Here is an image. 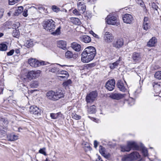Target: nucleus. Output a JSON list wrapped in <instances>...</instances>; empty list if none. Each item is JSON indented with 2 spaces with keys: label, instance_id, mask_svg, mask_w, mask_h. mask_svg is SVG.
<instances>
[{
  "label": "nucleus",
  "instance_id": "1",
  "mask_svg": "<svg viewBox=\"0 0 161 161\" xmlns=\"http://www.w3.org/2000/svg\"><path fill=\"white\" fill-rule=\"evenodd\" d=\"M96 54L94 47L90 46L86 48L81 54V60L83 63H88L92 60Z\"/></svg>",
  "mask_w": 161,
  "mask_h": 161
},
{
  "label": "nucleus",
  "instance_id": "2",
  "mask_svg": "<svg viewBox=\"0 0 161 161\" xmlns=\"http://www.w3.org/2000/svg\"><path fill=\"white\" fill-rule=\"evenodd\" d=\"M55 22L51 19L47 20L44 22L43 27L47 31L51 32V34L54 36L59 35L60 33L61 27L59 26L54 31L56 25Z\"/></svg>",
  "mask_w": 161,
  "mask_h": 161
},
{
  "label": "nucleus",
  "instance_id": "3",
  "mask_svg": "<svg viewBox=\"0 0 161 161\" xmlns=\"http://www.w3.org/2000/svg\"><path fill=\"white\" fill-rule=\"evenodd\" d=\"M47 98L53 101H57L64 97L63 92L60 89H58L56 91H49L46 94Z\"/></svg>",
  "mask_w": 161,
  "mask_h": 161
},
{
  "label": "nucleus",
  "instance_id": "4",
  "mask_svg": "<svg viewBox=\"0 0 161 161\" xmlns=\"http://www.w3.org/2000/svg\"><path fill=\"white\" fill-rule=\"evenodd\" d=\"M139 147L136 143L133 142H127L126 146H122L121 147V151L122 152H129L131 149L133 150H137Z\"/></svg>",
  "mask_w": 161,
  "mask_h": 161
},
{
  "label": "nucleus",
  "instance_id": "5",
  "mask_svg": "<svg viewBox=\"0 0 161 161\" xmlns=\"http://www.w3.org/2000/svg\"><path fill=\"white\" fill-rule=\"evenodd\" d=\"M28 62L31 66L34 68L46 64V63L44 61H39L38 60L33 58L29 59Z\"/></svg>",
  "mask_w": 161,
  "mask_h": 161
},
{
  "label": "nucleus",
  "instance_id": "6",
  "mask_svg": "<svg viewBox=\"0 0 161 161\" xmlns=\"http://www.w3.org/2000/svg\"><path fill=\"white\" fill-rule=\"evenodd\" d=\"M107 23L112 25H118L119 23L117 22L116 17L111 14H109L105 19Z\"/></svg>",
  "mask_w": 161,
  "mask_h": 161
},
{
  "label": "nucleus",
  "instance_id": "7",
  "mask_svg": "<svg viewBox=\"0 0 161 161\" xmlns=\"http://www.w3.org/2000/svg\"><path fill=\"white\" fill-rule=\"evenodd\" d=\"M97 96V93L96 91L92 92L86 95V98L87 103L88 104L94 102Z\"/></svg>",
  "mask_w": 161,
  "mask_h": 161
},
{
  "label": "nucleus",
  "instance_id": "8",
  "mask_svg": "<svg viewBox=\"0 0 161 161\" xmlns=\"http://www.w3.org/2000/svg\"><path fill=\"white\" fill-rule=\"evenodd\" d=\"M131 58L133 63L136 64L141 61L142 56L140 53L134 52L132 54Z\"/></svg>",
  "mask_w": 161,
  "mask_h": 161
},
{
  "label": "nucleus",
  "instance_id": "9",
  "mask_svg": "<svg viewBox=\"0 0 161 161\" xmlns=\"http://www.w3.org/2000/svg\"><path fill=\"white\" fill-rule=\"evenodd\" d=\"M41 71L39 70H32L29 71L27 75V78L30 80L38 77L40 74Z\"/></svg>",
  "mask_w": 161,
  "mask_h": 161
},
{
  "label": "nucleus",
  "instance_id": "10",
  "mask_svg": "<svg viewBox=\"0 0 161 161\" xmlns=\"http://www.w3.org/2000/svg\"><path fill=\"white\" fill-rule=\"evenodd\" d=\"M124 41L122 38H119L114 41L112 45L113 47L118 49L122 47L124 45Z\"/></svg>",
  "mask_w": 161,
  "mask_h": 161
},
{
  "label": "nucleus",
  "instance_id": "11",
  "mask_svg": "<svg viewBox=\"0 0 161 161\" xmlns=\"http://www.w3.org/2000/svg\"><path fill=\"white\" fill-rule=\"evenodd\" d=\"M115 86V80L114 79L108 80L105 85L106 88L109 91H112Z\"/></svg>",
  "mask_w": 161,
  "mask_h": 161
},
{
  "label": "nucleus",
  "instance_id": "12",
  "mask_svg": "<svg viewBox=\"0 0 161 161\" xmlns=\"http://www.w3.org/2000/svg\"><path fill=\"white\" fill-rule=\"evenodd\" d=\"M30 112L31 114L35 115L40 116L42 111L36 106H33L30 107Z\"/></svg>",
  "mask_w": 161,
  "mask_h": 161
},
{
  "label": "nucleus",
  "instance_id": "13",
  "mask_svg": "<svg viewBox=\"0 0 161 161\" xmlns=\"http://www.w3.org/2000/svg\"><path fill=\"white\" fill-rule=\"evenodd\" d=\"M78 9L80 14H83L86 11V6L83 2L79 0L77 3Z\"/></svg>",
  "mask_w": 161,
  "mask_h": 161
},
{
  "label": "nucleus",
  "instance_id": "14",
  "mask_svg": "<svg viewBox=\"0 0 161 161\" xmlns=\"http://www.w3.org/2000/svg\"><path fill=\"white\" fill-rule=\"evenodd\" d=\"M103 38L105 42L109 43L112 42L114 36L111 33L109 32H106L104 35Z\"/></svg>",
  "mask_w": 161,
  "mask_h": 161
},
{
  "label": "nucleus",
  "instance_id": "15",
  "mask_svg": "<svg viewBox=\"0 0 161 161\" xmlns=\"http://www.w3.org/2000/svg\"><path fill=\"white\" fill-rule=\"evenodd\" d=\"M58 74L60 75L58 76V79L61 80H66L69 76L68 73L67 71L63 70L60 71Z\"/></svg>",
  "mask_w": 161,
  "mask_h": 161
},
{
  "label": "nucleus",
  "instance_id": "16",
  "mask_svg": "<svg viewBox=\"0 0 161 161\" xmlns=\"http://www.w3.org/2000/svg\"><path fill=\"white\" fill-rule=\"evenodd\" d=\"M124 95L125 94L114 92L109 94V97L113 99L118 100L124 97Z\"/></svg>",
  "mask_w": 161,
  "mask_h": 161
},
{
  "label": "nucleus",
  "instance_id": "17",
  "mask_svg": "<svg viewBox=\"0 0 161 161\" xmlns=\"http://www.w3.org/2000/svg\"><path fill=\"white\" fill-rule=\"evenodd\" d=\"M122 18L124 22L127 24H130L133 20L132 16L127 14H124Z\"/></svg>",
  "mask_w": 161,
  "mask_h": 161
},
{
  "label": "nucleus",
  "instance_id": "18",
  "mask_svg": "<svg viewBox=\"0 0 161 161\" xmlns=\"http://www.w3.org/2000/svg\"><path fill=\"white\" fill-rule=\"evenodd\" d=\"M99 151L101 154L106 158H108L110 157V154L106 151L105 149L102 146L99 147Z\"/></svg>",
  "mask_w": 161,
  "mask_h": 161
},
{
  "label": "nucleus",
  "instance_id": "19",
  "mask_svg": "<svg viewBox=\"0 0 161 161\" xmlns=\"http://www.w3.org/2000/svg\"><path fill=\"white\" fill-rule=\"evenodd\" d=\"M58 65L56 64L52 65L49 69V71L58 74L61 70L58 68Z\"/></svg>",
  "mask_w": 161,
  "mask_h": 161
},
{
  "label": "nucleus",
  "instance_id": "20",
  "mask_svg": "<svg viewBox=\"0 0 161 161\" xmlns=\"http://www.w3.org/2000/svg\"><path fill=\"white\" fill-rule=\"evenodd\" d=\"M71 47L77 52L80 51L81 49V45L75 42H74L71 44Z\"/></svg>",
  "mask_w": 161,
  "mask_h": 161
},
{
  "label": "nucleus",
  "instance_id": "21",
  "mask_svg": "<svg viewBox=\"0 0 161 161\" xmlns=\"http://www.w3.org/2000/svg\"><path fill=\"white\" fill-rule=\"evenodd\" d=\"M117 86L119 90L123 92H125L126 90L125 86L123 82L121 80H119L117 83Z\"/></svg>",
  "mask_w": 161,
  "mask_h": 161
},
{
  "label": "nucleus",
  "instance_id": "22",
  "mask_svg": "<svg viewBox=\"0 0 161 161\" xmlns=\"http://www.w3.org/2000/svg\"><path fill=\"white\" fill-rule=\"evenodd\" d=\"M129 157L131 160H136L140 158V155L136 151L133 152L129 154Z\"/></svg>",
  "mask_w": 161,
  "mask_h": 161
},
{
  "label": "nucleus",
  "instance_id": "23",
  "mask_svg": "<svg viewBox=\"0 0 161 161\" xmlns=\"http://www.w3.org/2000/svg\"><path fill=\"white\" fill-rule=\"evenodd\" d=\"M57 46L58 47L64 50L66 49V43L64 41H59L57 42Z\"/></svg>",
  "mask_w": 161,
  "mask_h": 161
},
{
  "label": "nucleus",
  "instance_id": "24",
  "mask_svg": "<svg viewBox=\"0 0 161 161\" xmlns=\"http://www.w3.org/2000/svg\"><path fill=\"white\" fill-rule=\"evenodd\" d=\"M157 42L156 38L153 37L150 39L147 43V46L149 47H153L155 46V43Z\"/></svg>",
  "mask_w": 161,
  "mask_h": 161
},
{
  "label": "nucleus",
  "instance_id": "25",
  "mask_svg": "<svg viewBox=\"0 0 161 161\" xmlns=\"http://www.w3.org/2000/svg\"><path fill=\"white\" fill-rule=\"evenodd\" d=\"M81 41L85 43H88L91 41L90 37L87 35H84L80 37Z\"/></svg>",
  "mask_w": 161,
  "mask_h": 161
},
{
  "label": "nucleus",
  "instance_id": "26",
  "mask_svg": "<svg viewBox=\"0 0 161 161\" xmlns=\"http://www.w3.org/2000/svg\"><path fill=\"white\" fill-rule=\"evenodd\" d=\"M121 60V58L119 57V59L115 62L109 64V67L111 69H114L117 68L119 65V62Z\"/></svg>",
  "mask_w": 161,
  "mask_h": 161
},
{
  "label": "nucleus",
  "instance_id": "27",
  "mask_svg": "<svg viewBox=\"0 0 161 161\" xmlns=\"http://www.w3.org/2000/svg\"><path fill=\"white\" fill-rule=\"evenodd\" d=\"M62 114L61 113H58L57 114L51 113L50 114V117L53 119H59L62 117Z\"/></svg>",
  "mask_w": 161,
  "mask_h": 161
},
{
  "label": "nucleus",
  "instance_id": "28",
  "mask_svg": "<svg viewBox=\"0 0 161 161\" xmlns=\"http://www.w3.org/2000/svg\"><path fill=\"white\" fill-rule=\"evenodd\" d=\"M24 45L28 48L31 47L33 46V42L31 40H27L25 41Z\"/></svg>",
  "mask_w": 161,
  "mask_h": 161
},
{
  "label": "nucleus",
  "instance_id": "29",
  "mask_svg": "<svg viewBox=\"0 0 161 161\" xmlns=\"http://www.w3.org/2000/svg\"><path fill=\"white\" fill-rule=\"evenodd\" d=\"M87 111L89 114H95L96 112V107L94 105H93L88 108Z\"/></svg>",
  "mask_w": 161,
  "mask_h": 161
},
{
  "label": "nucleus",
  "instance_id": "30",
  "mask_svg": "<svg viewBox=\"0 0 161 161\" xmlns=\"http://www.w3.org/2000/svg\"><path fill=\"white\" fill-rule=\"evenodd\" d=\"M8 140L10 141H14L18 139V136L14 134H10L8 136Z\"/></svg>",
  "mask_w": 161,
  "mask_h": 161
},
{
  "label": "nucleus",
  "instance_id": "31",
  "mask_svg": "<svg viewBox=\"0 0 161 161\" xmlns=\"http://www.w3.org/2000/svg\"><path fill=\"white\" fill-rule=\"evenodd\" d=\"M73 56V53L69 51H67L65 53V57L68 58H71Z\"/></svg>",
  "mask_w": 161,
  "mask_h": 161
},
{
  "label": "nucleus",
  "instance_id": "32",
  "mask_svg": "<svg viewBox=\"0 0 161 161\" xmlns=\"http://www.w3.org/2000/svg\"><path fill=\"white\" fill-rule=\"evenodd\" d=\"M153 87L156 92L158 93L160 91L161 89L160 85L158 83H156L155 85H153Z\"/></svg>",
  "mask_w": 161,
  "mask_h": 161
},
{
  "label": "nucleus",
  "instance_id": "33",
  "mask_svg": "<svg viewBox=\"0 0 161 161\" xmlns=\"http://www.w3.org/2000/svg\"><path fill=\"white\" fill-rule=\"evenodd\" d=\"M7 48L6 45L4 43H1L0 44V50L2 51H5Z\"/></svg>",
  "mask_w": 161,
  "mask_h": 161
},
{
  "label": "nucleus",
  "instance_id": "34",
  "mask_svg": "<svg viewBox=\"0 0 161 161\" xmlns=\"http://www.w3.org/2000/svg\"><path fill=\"white\" fill-rule=\"evenodd\" d=\"M39 83L37 81H34L32 82L31 84V86L32 88H36L38 86Z\"/></svg>",
  "mask_w": 161,
  "mask_h": 161
},
{
  "label": "nucleus",
  "instance_id": "35",
  "mask_svg": "<svg viewBox=\"0 0 161 161\" xmlns=\"http://www.w3.org/2000/svg\"><path fill=\"white\" fill-rule=\"evenodd\" d=\"M143 25L144 30L147 31L150 28L149 22H143Z\"/></svg>",
  "mask_w": 161,
  "mask_h": 161
},
{
  "label": "nucleus",
  "instance_id": "36",
  "mask_svg": "<svg viewBox=\"0 0 161 161\" xmlns=\"http://www.w3.org/2000/svg\"><path fill=\"white\" fill-rule=\"evenodd\" d=\"M155 77L158 79H161V71L157 72L154 75Z\"/></svg>",
  "mask_w": 161,
  "mask_h": 161
},
{
  "label": "nucleus",
  "instance_id": "37",
  "mask_svg": "<svg viewBox=\"0 0 161 161\" xmlns=\"http://www.w3.org/2000/svg\"><path fill=\"white\" fill-rule=\"evenodd\" d=\"M72 83L70 80H69L66 81H65L63 83V86L64 87H66L69 85H70Z\"/></svg>",
  "mask_w": 161,
  "mask_h": 161
},
{
  "label": "nucleus",
  "instance_id": "38",
  "mask_svg": "<svg viewBox=\"0 0 161 161\" xmlns=\"http://www.w3.org/2000/svg\"><path fill=\"white\" fill-rule=\"evenodd\" d=\"M19 33L18 31L16 30H14L12 33L13 36L16 37H17L19 36Z\"/></svg>",
  "mask_w": 161,
  "mask_h": 161
},
{
  "label": "nucleus",
  "instance_id": "39",
  "mask_svg": "<svg viewBox=\"0 0 161 161\" xmlns=\"http://www.w3.org/2000/svg\"><path fill=\"white\" fill-rule=\"evenodd\" d=\"M131 160L130 159L129 154L128 155L124 156L122 158V161H130Z\"/></svg>",
  "mask_w": 161,
  "mask_h": 161
},
{
  "label": "nucleus",
  "instance_id": "40",
  "mask_svg": "<svg viewBox=\"0 0 161 161\" xmlns=\"http://www.w3.org/2000/svg\"><path fill=\"white\" fill-rule=\"evenodd\" d=\"M23 7L20 6L18 8V9L15 12L16 14H19L21 13L23 11Z\"/></svg>",
  "mask_w": 161,
  "mask_h": 161
},
{
  "label": "nucleus",
  "instance_id": "41",
  "mask_svg": "<svg viewBox=\"0 0 161 161\" xmlns=\"http://www.w3.org/2000/svg\"><path fill=\"white\" fill-rule=\"evenodd\" d=\"M46 148L43 147L42 148L40 149L39 151V152L41 154H43L44 155H46V153L45 152Z\"/></svg>",
  "mask_w": 161,
  "mask_h": 161
},
{
  "label": "nucleus",
  "instance_id": "42",
  "mask_svg": "<svg viewBox=\"0 0 161 161\" xmlns=\"http://www.w3.org/2000/svg\"><path fill=\"white\" fill-rule=\"evenodd\" d=\"M20 0H9V3L10 5H14L18 2Z\"/></svg>",
  "mask_w": 161,
  "mask_h": 161
},
{
  "label": "nucleus",
  "instance_id": "43",
  "mask_svg": "<svg viewBox=\"0 0 161 161\" xmlns=\"http://www.w3.org/2000/svg\"><path fill=\"white\" fill-rule=\"evenodd\" d=\"M20 25V23L19 22H15L14 24L13 25V28H14L15 30H16V29L18 28Z\"/></svg>",
  "mask_w": 161,
  "mask_h": 161
},
{
  "label": "nucleus",
  "instance_id": "44",
  "mask_svg": "<svg viewBox=\"0 0 161 161\" xmlns=\"http://www.w3.org/2000/svg\"><path fill=\"white\" fill-rule=\"evenodd\" d=\"M52 9L54 12H58L60 10L59 8L55 5H53L52 6Z\"/></svg>",
  "mask_w": 161,
  "mask_h": 161
},
{
  "label": "nucleus",
  "instance_id": "45",
  "mask_svg": "<svg viewBox=\"0 0 161 161\" xmlns=\"http://www.w3.org/2000/svg\"><path fill=\"white\" fill-rule=\"evenodd\" d=\"M5 134V131L3 129L0 128V137H2Z\"/></svg>",
  "mask_w": 161,
  "mask_h": 161
},
{
  "label": "nucleus",
  "instance_id": "46",
  "mask_svg": "<svg viewBox=\"0 0 161 161\" xmlns=\"http://www.w3.org/2000/svg\"><path fill=\"white\" fill-rule=\"evenodd\" d=\"M72 117L74 119H80V116L76 114H73L72 115Z\"/></svg>",
  "mask_w": 161,
  "mask_h": 161
},
{
  "label": "nucleus",
  "instance_id": "47",
  "mask_svg": "<svg viewBox=\"0 0 161 161\" xmlns=\"http://www.w3.org/2000/svg\"><path fill=\"white\" fill-rule=\"evenodd\" d=\"M152 7L155 10H157L158 6L154 3H153L151 4Z\"/></svg>",
  "mask_w": 161,
  "mask_h": 161
},
{
  "label": "nucleus",
  "instance_id": "48",
  "mask_svg": "<svg viewBox=\"0 0 161 161\" xmlns=\"http://www.w3.org/2000/svg\"><path fill=\"white\" fill-rule=\"evenodd\" d=\"M73 13L75 14V15H80V13L79 12V11H78L76 9H75L73 11Z\"/></svg>",
  "mask_w": 161,
  "mask_h": 161
},
{
  "label": "nucleus",
  "instance_id": "49",
  "mask_svg": "<svg viewBox=\"0 0 161 161\" xmlns=\"http://www.w3.org/2000/svg\"><path fill=\"white\" fill-rule=\"evenodd\" d=\"M142 152L144 156H147L148 152L147 150L146 149H143L142 150Z\"/></svg>",
  "mask_w": 161,
  "mask_h": 161
},
{
  "label": "nucleus",
  "instance_id": "50",
  "mask_svg": "<svg viewBox=\"0 0 161 161\" xmlns=\"http://www.w3.org/2000/svg\"><path fill=\"white\" fill-rule=\"evenodd\" d=\"M14 53V50L13 49L11 50L9 52L7 53V55L8 56H11Z\"/></svg>",
  "mask_w": 161,
  "mask_h": 161
},
{
  "label": "nucleus",
  "instance_id": "51",
  "mask_svg": "<svg viewBox=\"0 0 161 161\" xmlns=\"http://www.w3.org/2000/svg\"><path fill=\"white\" fill-rule=\"evenodd\" d=\"M90 33L92 35V36L96 38H98V36L93 31H91L90 32Z\"/></svg>",
  "mask_w": 161,
  "mask_h": 161
},
{
  "label": "nucleus",
  "instance_id": "52",
  "mask_svg": "<svg viewBox=\"0 0 161 161\" xmlns=\"http://www.w3.org/2000/svg\"><path fill=\"white\" fill-rule=\"evenodd\" d=\"M75 20L76 22H75L76 24L79 25L80 24V22L78 18H75Z\"/></svg>",
  "mask_w": 161,
  "mask_h": 161
},
{
  "label": "nucleus",
  "instance_id": "53",
  "mask_svg": "<svg viewBox=\"0 0 161 161\" xmlns=\"http://www.w3.org/2000/svg\"><path fill=\"white\" fill-rule=\"evenodd\" d=\"M98 143L97 141L96 140H95L94 142V147L96 148L98 146Z\"/></svg>",
  "mask_w": 161,
  "mask_h": 161
},
{
  "label": "nucleus",
  "instance_id": "54",
  "mask_svg": "<svg viewBox=\"0 0 161 161\" xmlns=\"http://www.w3.org/2000/svg\"><path fill=\"white\" fill-rule=\"evenodd\" d=\"M136 2L138 4H139L141 6H143V3L142 0H137Z\"/></svg>",
  "mask_w": 161,
  "mask_h": 161
},
{
  "label": "nucleus",
  "instance_id": "55",
  "mask_svg": "<svg viewBox=\"0 0 161 161\" xmlns=\"http://www.w3.org/2000/svg\"><path fill=\"white\" fill-rule=\"evenodd\" d=\"M3 122L4 123V124L3 125H4L5 124H7L8 123V121L6 120H5L4 119H2L1 120H0V122Z\"/></svg>",
  "mask_w": 161,
  "mask_h": 161
},
{
  "label": "nucleus",
  "instance_id": "56",
  "mask_svg": "<svg viewBox=\"0 0 161 161\" xmlns=\"http://www.w3.org/2000/svg\"><path fill=\"white\" fill-rule=\"evenodd\" d=\"M22 14L25 17H26L28 15L27 14V10H25L23 12Z\"/></svg>",
  "mask_w": 161,
  "mask_h": 161
},
{
  "label": "nucleus",
  "instance_id": "57",
  "mask_svg": "<svg viewBox=\"0 0 161 161\" xmlns=\"http://www.w3.org/2000/svg\"><path fill=\"white\" fill-rule=\"evenodd\" d=\"M148 18L147 17H145L144 19V22H149L148 20Z\"/></svg>",
  "mask_w": 161,
  "mask_h": 161
},
{
  "label": "nucleus",
  "instance_id": "58",
  "mask_svg": "<svg viewBox=\"0 0 161 161\" xmlns=\"http://www.w3.org/2000/svg\"><path fill=\"white\" fill-rule=\"evenodd\" d=\"M3 10H0V19L2 17L3 15Z\"/></svg>",
  "mask_w": 161,
  "mask_h": 161
},
{
  "label": "nucleus",
  "instance_id": "59",
  "mask_svg": "<svg viewBox=\"0 0 161 161\" xmlns=\"http://www.w3.org/2000/svg\"><path fill=\"white\" fill-rule=\"evenodd\" d=\"M44 8L42 6H40L38 7V9L40 10H44Z\"/></svg>",
  "mask_w": 161,
  "mask_h": 161
},
{
  "label": "nucleus",
  "instance_id": "60",
  "mask_svg": "<svg viewBox=\"0 0 161 161\" xmlns=\"http://www.w3.org/2000/svg\"><path fill=\"white\" fill-rule=\"evenodd\" d=\"M15 52L16 54H18L19 53L20 51L19 49H17L15 50Z\"/></svg>",
  "mask_w": 161,
  "mask_h": 161
},
{
  "label": "nucleus",
  "instance_id": "61",
  "mask_svg": "<svg viewBox=\"0 0 161 161\" xmlns=\"http://www.w3.org/2000/svg\"><path fill=\"white\" fill-rule=\"evenodd\" d=\"M31 161H38V160L35 158H31Z\"/></svg>",
  "mask_w": 161,
  "mask_h": 161
},
{
  "label": "nucleus",
  "instance_id": "62",
  "mask_svg": "<svg viewBox=\"0 0 161 161\" xmlns=\"http://www.w3.org/2000/svg\"><path fill=\"white\" fill-rule=\"evenodd\" d=\"M97 158L98 159V161H100V160H102L101 157L99 155L98 156Z\"/></svg>",
  "mask_w": 161,
  "mask_h": 161
},
{
  "label": "nucleus",
  "instance_id": "63",
  "mask_svg": "<svg viewBox=\"0 0 161 161\" xmlns=\"http://www.w3.org/2000/svg\"><path fill=\"white\" fill-rule=\"evenodd\" d=\"M18 131L19 132H21V130H22V129L20 128H18Z\"/></svg>",
  "mask_w": 161,
  "mask_h": 161
},
{
  "label": "nucleus",
  "instance_id": "64",
  "mask_svg": "<svg viewBox=\"0 0 161 161\" xmlns=\"http://www.w3.org/2000/svg\"><path fill=\"white\" fill-rule=\"evenodd\" d=\"M3 35V34L2 33H0V37H1Z\"/></svg>",
  "mask_w": 161,
  "mask_h": 161
}]
</instances>
